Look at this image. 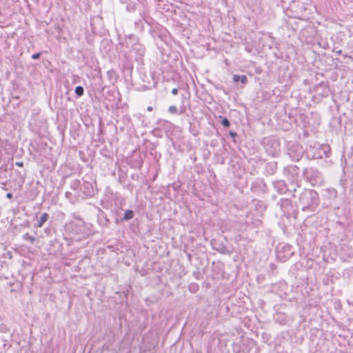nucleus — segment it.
I'll use <instances>...</instances> for the list:
<instances>
[{
  "mask_svg": "<svg viewBox=\"0 0 353 353\" xmlns=\"http://www.w3.org/2000/svg\"><path fill=\"white\" fill-rule=\"evenodd\" d=\"M134 216V212L132 210H128L125 212L123 218L121 219L122 221H127L132 219Z\"/></svg>",
  "mask_w": 353,
  "mask_h": 353,
  "instance_id": "a211bd4d",
  "label": "nucleus"
},
{
  "mask_svg": "<svg viewBox=\"0 0 353 353\" xmlns=\"http://www.w3.org/2000/svg\"><path fill=\"white\" fill-rule=\"evenodd\" d=\"M152 110H153V108H152V106H148V107L147 108V110H148V111H152Z\"/></svg>",
  "mask_w": 353,
  "mask_h": 353,
  "instance_id": "4c0bfd02",
  "label": "nucleus"
},
{
  "mask_svg": "<svg viewBox=\"0 0 353 353\" xmlns=\"http://www.w3.org/2000/svg\"><path fill=\"white\" fill-rule=\"evenodd\" d=\"M280 207L284 212H289L291 208V201L288 199H281L279 201Z\"/></svg>",
  "mask_w": 353,
  "mask_h": 353,
  "instance_id": "dca6fc26",
  "label": "nucleus"
},
{
  "mask_svg": "<svg viewBox=\"0 0 353 353\" xmlns=\"http://www.w3.org/2000/svg\"><path fill=\"white\" fill-rule=\"evenodd\" d=\"M15 165L18 167H23V163L22 161H18L15 163Z\"/></svg>",
  "mask_w": 353,
  "mask_h": 353,
  "instance_id": "f704fd0d",
  "label": "nucleus"
},
{
  "mask_svg": "<svg viewBox=\"0 0 353 353\" xmlns=\"http://www.w3.org/2000/svg\"><path fill=\"white\" fill-rule=\"evenodd\" d=\"M121 2L124 3V2H125L126 0H121Z\"/></svg>",
  "mask_w": 353,
  "mask_h": 353,
  "instance_id": "79ce46f5",
  "label": "nucleus"
},
{
  "mask_svg": "<svg viewBox=\"0 0 353 353\" xmlns=\"http://www.w3.org/2000/svg\"><path fill=\"white\" fill-rule=\"evenodd\" d=\"M286 150L288 155L294 161H299L304 153L303 147L296 141H288Z\"/></svg>",
  "mask_w": 353,
  "mask_h": 353,
  "instance_id": "0eeeda50",
  "label": "nucleus"
},
{
  "mask_svg": "<svg viewBox=\"0 0 353 353\" xmlns=\"http://www.w3.org/2000/svg\"><path fill=\"white\" fill-rule=\"evenodd\" d=\"M190 132H191L194 137L199 134V131L196 129L195 126L192 125V123H190Z\"/></svg>",
  "mask_w": 353,
  "mask_h": 353,
  "instance_id": "393cba45",
  "label": "nucleus"
},
{
  "mask_svg": "<svg viewBox=\"0 0 353 353\" xmlns=\"http://www.w3.org/2000/svg\"><path fill=\"white\" fill-rule=\"evenodd\" d=\"M48 219L49 214L47 212L43 213L38 219L37 223L35 224V227L41 228L43 225L48 221Z\"/></svg>",
  "mask_w": 353,
  "mask_h": 353,
  "instance_id": "f3484780",
  "label": "nucleus"
},
{
  "mask_svg": "<svg viewBox=\"0 0 353 353\" xmlns=\"http://www.w3.org/2000/svg\"><path fill=\"white\" fill-rule=\"evenodd\" d=\"M6 254H7L8 259H11L12 258V252H8L6 253Z\"/></svg>",
  "mask_w": 353,
  "mask_h": 353,
  "instance_id": "c9c22d12",
  "label": "nucleus"
},
{
  "mask_svg": "<svg viewBox=\"0 0 353 353\" xmlns=\"http://www.w3.org/2000/svg\"><path fill=\"white\" fill-rule=\"evenodd\" d=\"M318 157H319V158H322V155H321V154H319Z\"/></svg>",
  "mask_w": 353,
  "mask_h": 353,
  "instance_id": "a19ab883",
  "label": "nucleus"
},
{
  "mask_svg": "<svg viewBox=\"0 0 353 353\" xmlns=\"http://www.w3.org/2000/svg\"><path fill=\"white\" fill-rule=\"evenodd\" d=\"M65 196L71 203L74 204L79 201V196L77 192H74V193H72L71 192H66Z\"/></svg>",
  "mask_w": 353,
  "mask_h": 353,
  "instance_id": "2eb2a0df",
  "label": "nucleus"
},
{
  "mask_svg": "<svg viewBox=\"0 0 353 353\" xmlns=\"http://www.w3.org/2000/svg\"><path fill=\"white\" fill-rule=\"evenodd\" d=\"M338 195L337 191L334 188H327L323 191V197L330 200H334Z\"/></svg>",
  "mask_w": 353,
  "mask_h": 353,
  "instance_id": "4468645a",
  "label": "nucleus"
},
{
  "mask_svg": "<svg viewBox=\"0 0 353 353\" xmlns=\"http://www.w3.org/2000/svg\"><path fill=\"white\" fill-rule=\"evenodd\" d=\"M65 229L72 238L77 240L85 239L94 233L92 224L85 222L80 216H75L65 225Z\"/></svg>",
  "mask_w": 353,
  "mask_h": 353,
  "instance_id": "f257e3e1",
  "label": "nucleus"
},
{
  "mask_svg": "<svg viewBox=\"0 0 353 353\" xmlns=\"http://www.w3.org/2000/svg\"><path fill=\"white\" fill-rule=\"evenodd\" d=\"M239 81L245 85L248 83V77L245 75H241Z\"/></svg>",
  "mask_w": 353,
  "mask_h": 353,
  "instance_id": "cd10ccee",
  "label": "nucleus"
},
{
  "mask_svg": "<svg viewBox=\"0 0 353 353\" xmlns=\"http://www.w3.org/2000/svg\"><path fill=\"white\" fill-rule=\"evenodd\" d=\"M272 185L275 190L279 194H291L292 196L294 197L295 195L294 194V192H293V187H291V188H288L286 182L284 180H277L272 181Z\"/></svg>",
  "mask_w": 353,
  "mask_h": 353,
  "instance_id": "1a4fd4ad",
  "label": "nucleus"
},
{
  "mask_svg": "<svg viewBox=\"0 0 353 353\" xmlns=\"http://www.w3.org/2000/svg\"><path fill=\"white\" fill-rule=\"evenodd\" d=\"M283 175L290 182L291 187H293V192L301 186V180L299 179V168L295 165H288L283 169Z\"/></svg>",
  "mask_w": 353,
  "mask_h": 353,
  "instance_id": "39448f33",
  "label": "nucleus"
},
{
  "mask_svg": "<svg viewBox=\"0 0 353 353\" xmlns=\"http://www.w3.org/2000/svg\"><path fill=\"white\" fill-rule=\"evenodd\" d=\"M97 222L101 228H108L110 223L107 214L100 208L98 209Z\"/></svg>",
  "mask_w": 353,
  "mask_h": 353,
  "instance_id": "f8f14e48",
  "label": "nucleus"
},
{
  "mask_svg": "<svg viewBox=\"0 0 353 353\" xmlns=\"http://www.w3.org/2000/svg\"><path fill=\"white\" fill-rule=\"evenodd\" d=\"M151 134L157 137H162V131L161 129L156 128H154Z\"/></svg>",
  "mask_w": 353,
  "mask_h": 353,
  "instance_id": "b1692460",
  "label": "nucleus"
},
{
  "mask_svg": "<svg viewBox=\"0 0 353 353\" xmlns=\"http://www.w3.org/2000/svg\"><path fill=\"white\" fill-rule=\"evenodd\" d=\"M264 143L266 144L265 150L272 157L277 155L280 151V143L278 140L272 139L267 140V142L265 141Z\"/></svg>",
  "mask_w": 353,
  "mask_h": 353,
  "instance_id": "9d476101",
  "label": "nucleus"
},
{
  "mask_svg": "<svg viewBox=\"0 0 353 353\" xmlns=\"http://www.w3.org/2000/svg\"><path fill=\"white\" fill-rule=\"evenodd\" d=\"M168 111L171 114H176L178 112V109H177L176 106L171 105L169 107Z\"/></svg>",
  "mask_w": 353,
  "mask_h": 353,
  "instance_id": "bb28decb",
  "label": "nucleus"
},
{
  "mask_svg": "<svg viewBox=\"0 0 353 353\" xmlns=\"http://www.w3.org/2000/svg\"><path fill=\"white\" fill-rule=\"evenodd\" d=\"M95 181L93 183L82 179V181L74 179L70 182V187L72 190L78 193L79 199H87L93 197L98 192Z\"/></svg>",
  "mask_w": 353,
  "mask_h": 353,
  "instance_id": "7ed1b4c3",
  "label": "nucleus"
},
{
  "mask_svg": "<svg viewBox=\"0 0 353 353\" xmlns=\"http://www.w3.org/2000/svg\"><path fill=\"white\" fill-rule=\"evenodd\" d=\"M221 124L223 125V126L228 128L230 125V122L226 117H225L222 119Z\"/></svg>",
  "mask_w": 353,
  "mask_h": 353,
  "instance_id": "a878e982",
  "label": "nucleus"
},
{
  "mask_svg": "<svg viewBox=\"0 0 353 353\" xmlns=\"http://www.w3.org/2000/svg\"><path fill=\"white\" fill-rule=\"evenodd\" d=\"M137 9V3L135 2H130L126 6V10L129 12H134Z\"/></svg>",
  "mask_w": 353,
  "mask_h": 353,
  "instance_id": "4be33fe9",
  "label": "nucleus"
},
{
  "mask_svg": "<svg viewBox=\"0 0 353 353\" xmlns=\"http://www.w3.org/2000/svg\"><path fill=\"white\" fill-rule=\"evenodd\" d=\"M142 164H143V162H142V161H140V162L138 163L137 166H138V167H139V168H141V167L142 166Z\"/></svg>",
  "mask_w": 353,
  "mask_h": 353,
  "instance_id": "58836bf2",
  "label": "nucleus"
},
{
  "mask_svg": "<svg viewBox=\"0 0 353 353\" xmlns=\"http://www.w3.org/2000/svg\"><path fill=\"white\" fill-rule=\"evenodd\" d=\"M240 77H241V75H239V74H234V75H233V78H232V79H233V81H234V82H238V81H239V80H240Z\"/></svg>",
  "mask_w": 353,
  "mask_h": 353,
  "instance_id": "c756f323",
  "label": "nucleus"
},
{
  "mask_svg": "<svg viewBox=\"0 0 353 353\" xmlns=\"http://www.w3.org/2000/svg\"><path fill=\"white\" fill-rule=\"evenodd\" d=\"M319 203V194L315 190L311 189H304L299 198V205L303 212H314Z\"/></svg>",
  "mask_w": 353,
  "mask_h": 353,
  "instance_id": "f03ea898",
  "label": "nucleus"
},
{
  "mask_svg": "<svg viewBox=\"0 0 353 353\" xmlns=\"http://www.w3.org/2000/svg\"><path fill=\"white\" fill-rule=\"evenodd\" d=\"M303 177L313 186L323 184V176L319 170L314 167L305 168L303 171Z\"/></svg>",
  "mask_w": 353,
  "mask_h": 353,
  "instance_id": "423d86ee",
  "label": "nucleus"
},
{
  "mask_svg": "<svg viewBox=\"0 0 353 353\" xmlns=\"http://www.w3.org/2000/svg\"><path fill=\"white\" fill-rule=\"evenodd\" d=\"M131 44V54L134 57V59L139 63H143V58L145 53V46L140 43L137 37L134 35H130L128 40L126 41L127 46Z\"/></svg>",
  "mask_w": 353,
  "mask_h": 353,
  "instance_id": "20e7f679",
  "label": "nucleus"
},
{
  "mask_svg": "<svg viewBox=\"0 0 353 353\" xmlns=\"http://www.w3.org/2000/svg\"><path fill=\"white\" fill-rule=\"evenodd\" d=\"M178 89L177 88H173L172 90V94H174V95H176L178 94Z\"/></svg>",
  "mask_w": 353,
  "mask_h": 353,
  "instance_id": "473e14b6",
  "label": "nucleus"
},
{
  "mask_svg": "<svg viewBox=\"0 0 353 353\" xmlns=\"http://www.w3.org/2000/svg\"><path fill=\"white\" fill-rule=\"evenodd\" d=\"M277 170V163H270L267 165V171L270 174H274Z\"/></svg>",
  "mask_w": 353,
  "mask_h": 353,
  "instance_id": "6ab92c4d",
  "label": "nucleus"
},
{
  "mask_svg": "<svg viewBox=\"0 0 353 353\" xmlns=\"http://www.w3.org/2000/svg\"><path fill=\"white\" fill-rule=\"evenodd\" d=\"M114 74V72L113 70H109L108 72V76L110 79H112V76Z\"/></svg>",
  "mask_w": 353,
  "mask_h": 353,
  "instance_id": "2f4dec72",
  "label": "nucleus"
},
{
  "mask_svg": "<svg viewBox=\"0 0 353 353\" xmlns=\"http://www.w3.org/2000/svg\"><path fill=\"white\" fill-rule=\"evenodd\" d=\"M314 90L316 94L321 95L323 97H328L330 92L329 86L324 82H321L316 85Z\"/></svg>",
  "mask_w": 353,
  "mask_h": 353,
  "instance_id": "ddd939ff",
  "label": "nucleus"
},
{
  "mask_svg": "<svg viewBox=\"0 0 353 353\" xmlns=\"http://www.w3.org/2000/svg\"><path fill=\"white\" fill-rule=\"evenodd\" d=\"M74 92L77 97H80L84 94V88L81 85H78L75 88Z\"/></svg>",
  "mask_w": 353,
  "mask_h": 353,
  "instance_id": "412c9836",
  "label": "nucleus"
},
{
  "mask_svg": "<svg viewBox=\"0 0 353 353\" xmlns=\"http://www.w3.org/2000/svg\"><path fill=\"white\" fill-rule=\"evenodd\" d=\"M336 53H337V54H341V50H338V51L336 52Z\"/></svg>",
  "mask_w": 353,
  "mask_h": 353,
  "instance_id": "ea45409f",
  "label": "nucleus"
},
{
  "mask_svg": "<svg viewBox=\"0 0 353 353\" xmlns=\"http://www.w3.org/2000/svg\"><path fill=\"white\" fill-rule=\"evenodd\" d=\"M13 197V195L11 192H8L6 194V198H8V199H12Z\"/></svg>",
  "mask_w": 353,
  "mask_h": 353,
  "instance_id": "72a5a7b5",
  "label": "nucleus"
},
{
  "mask_svg": "<svg viewBox=\"0 0 353 353\" xmlns=\"http://www.w3.org/2000/svg\"><path fill=\"white\" fill-rule=\"evenodd\" d=\"M229 135L233 138L236 137L237 136V134L236 132H235L234 131H230L229 132Z\"/></svg>",
  "mask_w": 353,
  "mask_h": 353,
  "instance_id": "7c9ffc66",
  "label": "nucleus"
},
{
  "mask_svg": "<svg viewBox=\"0 0 353 353\" xmlns=\"http://www.w3.org/2000/svg\"><path fill=\"white\" fill-rule=\"evenodd\" d=\"M211 245L213 250L219 252L221 254L230 255L232 253V251L229 250L226 245L222 241L213 240L211 242Z\"/></svg>",
  "mask_w": 353,
  "mask_h": 353,
  "instance_id": "9b49d317",
  "label": "nucleus"
},
{
  "mask_svg": "<svg viewBox=\"0 0 353 353\" xmlns=\"http://www.w3.org/2000/svg\"><path fill=\"white\" fill-rule=\"evenodd\" d=\"M23 239L26 241H30L31 243H34L36 241V238L33 236H30L28 232L23 234Z\"/></svg>",
  "mask_w": 353,
  "mask_h": 353,
  "instance_id": "5701e85b",
  "label": "nucleus"
},
{
  "mask_svg": "<svg viewBox=\"0 0 353 353\" xmlns=\"http://www.w3.org/2000/svg\"><path fill=\"white\" fill-rule=\"evenodd\" d=\"M275 321L280 324H285L286 323V317L283 314L279 313L275 316Z\"/></svg>",
  "mask_w": 353,
  "mask_h": 353,
  "instance_id": "aec40b11",
  "label": "nucleus"
},
{
  "mask_svg": "<svg viewBox=\"0 0 353 353\" xmlns=\"http://www.w3.org/2000/svg\"><path fill=\"white\" fill-rule=\"evenodd\" d=\"M41 55V52H37V53L33 54L31 56V58L34 60L39 59L40 58Z\"/></svg>",
  "mask_w": 353,
  "mask_h": 353,
  "instance_id": "c85d7f7f",
  "label": "nucleus"
},
{
  "mask_svg": "<svg viewBox=\"0 0 353 353\" xmlns=\"http://www.w3.org/2000/svg\"><path fill=\"white\" fill-rule=\"evenodd\" d=\"M277 258L282 262L288 260L294 254L289 244L280 245L276 248Z\"/></svg>",
  "mask_w": 353,
  "mask_h": 353,
  "instance_id": "6e6552de",
  "label": "nucleus"
},
{
  "mask_svg": "<svg viewBox=\"0 0 353 353\" xmlns=\"http://www.w3.org/2000/svg\"><path fill=\"white\" fill-rule=\"evenodd\" d=\"M161 122L167 123V121H163V120H161V119H159V120H158V121H157V123H158V124H160Z\"/></svg>",
  "mask_w": 353,
  "mask_h": 353,
  "instance_id": "e433bc0d",
  "label": "nucleus"
}]
</instances>
